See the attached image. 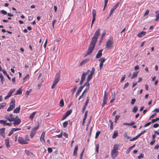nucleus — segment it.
<instances>
[{
  "label": "nucleus",
  "mask_w": 159,
  "mask_h": 159,
  "mask_svg": "<svg viewBox=\"0 0 159 159\" xmlns=\"http://www.w3.org/2000/svg\"><path fill=\"white\" fill-rule=\"evenodd\" d=\"M100 29L99 28L96 31L94 34L92 38L89 47L86 53L84 56V57H85L92 53L97 41L98 37L100 35Z\"/></svg>",
  "instance_id": "1"
},
{
  "label": "nucleus",
  "mask_w": 159,
  "mask_h": 159,
  "mask_svg": "<svg viewBox=\"0 0 159 159\" xmlns=\"http://www.w3.org/2000/svg\"><path fill=\"white\" fill-rule=\"evenodd\" d=\"M113 44V39L112 36L109 37L107 41L106 44V47L107 48L110 49L111 48Z\"/></svg>",
  "instance_id": "2"
},
{
  "label": "nucleus",
  "mask_w": 159,
  "mask_h": 159,
  "mask_svg": "<svg viewBox=\"0 0 159 159\" xmlns=\"http://www.w3.org/2000/svg\"><path fill=\"white\" fill-rule=\"evenodd\" d=\"M15 107V100L12 99L10 104V107L7 109V111H9L12 110Z\"/></svg>",
  "instance_id": "3"
},
{
  "label": "nucleus",
  "mask_w": 159,
  "mask_h": 159,
  "mask_svg": "<svg viewBox=\"0 0 159 159\" xmlns=\"http://www.w3.org/2000/svg\"><path fill=\"white\" fill-rule=\"evenodd\" d=\"M39 126V125L38 124L36 126L32 129L30 135V137L31 138H33L35 135L36 134V130L38 129Z\"/></svg>",
  "instance_id": "4"
},
{
  "label": "nucleus",
  "mask_w": 159,
  "mask_h": 159,
  "mask_svg": "<svg viewBox=\"0 0 159 159\" xmlns=\"http://www.w3.org/2000/svg\"><path fill=\"white\" fill-rule=\"evenodd\" d=\"M108 97V93L106 91L104 92V96L103 98V102L102 105V107H103L106 104Z\"/></svg>",
  "instance_id": "5"
},
{
  "label": "nucleus",
  "mask_w": 159,
  "mask_h": 159,
  "mask_svg": "<svg viewBox=\"0 0 159 159\" xmlns=\"http://www.w3.org/2000/svg\"><path fill=\"white\" fill-rule=\"evenodd\" d=\"M119 2H117V3L113 7L111 10L108 18L110 17L111 16L113 12L118 7V6H119Z\"/></svg>",
  "instance_id": "6"
},
{
  "label": "nucleus",
  "mask_w": 159,
  "mask_h": 159,
  "mask_svg": "<svg viewBox=\"0 0 159 159\" xmlns=\"http://www.w3.org/2000/svg\"><path fill=\"white\" fill-rule=\"evenodd\" d=\"M60 79V71L57 73L55 78L54 82H55L57 83L59 81Z\"/></svg>",
  "instance_id": "7"
},
{
  "label": "nucleus",
  "mask_w": 159,
  "mask_h": 159,
  "mask_svg": "<svg viewBox=\"0 0 159 159\" xmlns=\"http://www.w3.org/2000/svg\"><path fill=\"white\" fill-rule=\"evenodd\" d=\"M118 154V151L112 150L111 152V156L113 159H114Z\"/></svg>",
  "instance_id": "8"
},
{
  "label": "nucleus",
  "mask_w": 159,
  "mask_h": 159,
  "mask_svg": "<svg viewBox=\"0 0 159 159\" xmlns=\"http://www.w3.org/2000/svg\"><path fill=\"white\" fill-rule=\"evenodd\" d=\"M15 89H11L10 90L9 92L8 93L7 95L6 96L5 98L4 99L6 100L7 98H10L11 95L12 93L15 91Z\"/></svg>",
  "instance_id": "9"
},
{
  "label": "nucleus",
  "mask_w": 159,
  "mask_h": 159,
  "mask_svg": "<svg viewBox=\"0 0 159 159\" xmlns=\"http://www.w3.org/2000/svg\"><path fill=\"white\" fill-rule=\"evenodd\" d=\"M18 142L21 144H25L28 143L26 142L21 137H19L18 139Z\"/></svg>",
  "instance_id": "10"
},
{
  "label": "nucleus",
  "mask_w": 159,
  "mask_h": 159,
  "mask_svg": "<svg viewBox=\"0 0 159 159\" xmlns=\"http://www.w3.org/2000/svg\"><path fill=\"white\" fill-rule=\"evenodd\" d=\"M13 121H14L13 124L16 126L19 125L21 122V120L20 119H17V120H15L14 119V120Z\"/></svg>",
  "instance_id": "11"
},
{
  "label": "nucleus",
  "mask_w": 159,
  "mask_h": 159,
  "mask_svg": "<svg viewBox=\"0 0 159 159\" xmlns=\"http://www.w3.org/2000/svg\"><path fill=\"white\" fill-rule=\"evenodd\" d=\"M5 128H4L0 129V135L3 138H4L5 137Z\"/></svg>",
  "instance_id": "12"
},
{
  "label": "nucleus",
  "mask_w": 159,
  "mask_h": 159,
  "mask_svg": "<svg viewBox=\"0 0 159 159\" xmlns=\"http://www.w3.org/2000/svg\"><path fill=\"white\" fill-rule=\"evenodd\" d=\"M88 111H85V113L84 118L83 119V121H82V125L83 126L84 125V124L85 123V120H86V119L87 118V114H88Z\"/></svg>",
  "instance_id": "13"
},
{
  "label": "nucleus",
  "mask_w": 159,
  "mask_h": 159,
  "mask_svg": "<svg viewBox=\"0 0 159 159\" xmlns=\"http://www.w3.org/2000/svg\"><path fill=\"white\" fill-rule=\"evenodd\" d=\"M102 49L100 50H99L96 56V58H99L101 57L102 56Z\"/></svg>",
  "instance_id": "14"
},
{
  "label": "nucleus",
  "mask_w": 159,
  "mask_h": 159,
  "mask_svg": "<svg viewBox=\"0 0 159 159\" xmlns=\"http://www.w3.org/2000/svg\"><path fill=\"white\" fill-rule=\"evenodd\" d=\"M45 132H43L41 134V136L40 138V140L43 143V142H45V140H44V136H45Z\"/></svg>",
  "instance_id": "15"
},
{
  "label": "nucleus",
  "mask_w": 159,
  "mask_h": 159,
  "mask_svg": "<svg viewBox=\"0 0 159 159\" xmlns=\"http://www.w3.org/2000/svg\"><path fill=\"white\" fill-rule=\"evenodd\" d=\"M20 109V106L17 108H16L13 111V113H17L19 112Z\"/></svg>",
  "instance_id": "16"
},
{
  "label": "nucleus",
  "mask_w": 159,
  "mask_h": 159,
  "mask_svg": "<svg viewBox=\"0 0 159 159\" xmlns=\"http://www.w3.org/2000/svg\"><path fill=\"white\" fill-rule=\"evenodd\" d=\"M78 149V146L76 145L75 146L74 149V152H73V156H75L76 157L77 156V152Z\"/></svg>",
  "instance_id": "17"
},
{
  "label": "nucleus",
  "mask_w": 159,
  "mask_h": 159,
  "mask_svg": "<svg viewBox=\"0 0 159 159\" xmlns=\"http://www.w3.org/2000/svg\"><path fill=\"white\" fill-rule=\"evenodd\" d=\"M146 32L145 31H142L141 32L137 34V36L139 37H141L143 36H144L146 34Z\"/></svg>",
  "instance_id": "18"
},
{
  "label": "nucleus",
  "mask_w": 159,
  "mask_h": 159,
  "mask_svg": "<svg viewBox=\"0 0 159 159\" xmlns=\"http://www.w3.org/2000/svg\"><path fill=\"white\" fill-rule=\"evenodd\" d=\"M89 81H88L87 80V82L84 84L83 86H84H84H86V89H87L88 90L89 89Z\"/></svg>",
  "instance_id": "19"
},
{
  "label": "nucleus",
  "mask_w": 159,
  "mask_h": 159,
  "mask_svg": "<svg viewBox=\"0 0 159 159\" xmlns=\"http://www.w3.org/2000/svg\"><path fill=\"white\" fill-rule=\"evenodd\" d=\"M119 144H115L114 146L113 149L112 150L114 151H118V149L119 147Z\"/></svg>",
  "instance_id": "20"
},
{
  "label": "nucleus",
  "mask_w": 159,
  "mask_h": 159,
  "mask_svg": "<svg viewBox=\"0 0 159 159\" xmlns=\"http://www.w3.org/2000/svg\"><path fill=\"white\" fill-rule=\"evenodd\" d=\"M5 118L8 120V121H9L10 122H12L14 120L12 118H10V117L9 116V115H7L5 116Z\"/></svg>",
  "instance_id": "21"
},
{
  "label": "nucleus",
  "mask_w": 159,
  "mask_h": 159,
  "mask_svg": "<svg viewBox=\"0 0 159 159\" xmlns=\"http://www.w3.org/2000/svg\"><path fill=\"white\" fill-rule=\"evenodd\" d=\"M138 73L139 71L134 72L132 75L131 77V79H133L137 77V76L138 74Z\"/></svg>",
  "instance_id": "22"
},
{
  "label": "nucleus",
  "mask_w": 159,
  "mask_h": 159,
  "mask_svg": "<svg viewBox=\"0 0 159 159\" xmlns=\"http://www.w3.org/2000/svg\"><path fill=\"white\" fill-rule=\"evenodd\" d=\"M89 61V59H86L80 63V66H82L84 64L87 62Z\"/></svg>",
  "instance_id": "23"
},
{
  "label": "nucleus",
  "mask_w": 159,
  "mask_h": 159,
  "mask_svg": "<svg viewBox=\"0 0 159 159\" xmlns=\"http://www.w3.org/2000/svg\"><path fill=\"white\" fill-rule=\"evenodd\" d=\"M25 152L28 156H31L33 154L32 152L26 150H25Z\"/></svg>",
  "instance_id": "24"
},
{
  "label": "nucleus",
  "mask_w": 159,
  "mask_h": 159,
  "mask_svg": "<svg viewBox=\"0 0 159 159\" xmlns=\"http://www.w3.org/2000/svg\"><path fill=\"white\" fill-rule=\"evenodd\" d=\"M118 132L117 131H115L113 133V135L112 136V138L113 139L116 138L118 136Z\"/></svg>",
  "instance_id": "25"
},
{
  "label": "nucleus",
  "mask_w": 159,
  "mask_h": 159,
  "mask_svg": "<svg viewBox=\"0 0 159 159\" xmlns=\"http://www.w3.org/2000/svg\"><path fill=\"white\" fill-rule=\"evenodd\" d=\"M2 71L3 72V74L4 75H6L7 77L8 78V79L9 80H11V78L9 76V75H8V74L7 73L6 71L4 70H2Z\"/></svg>",
  "instance_id": "26"
},
{
  "label": "nucleus",
  "mask_w": 159,
  "mask_h": 159,
  "mask_svg": "<svg viewBox=\"0 0 159 159\" xmlns=\"http://www.w3.org/2000/svg\"><path fill=\"white\" fill-rule=\"evenodd\" d=\"M112 98L111 99V100L110 101L111 103L112 102L114 101V100L115 99L116 95H115V92H114L113 94V93H112Z\"/></svg>",
  "instance_id": "27"
},
{
  "label": "nucleus",
  "mask_w": 159,
  "mask_h": 159,
  "mask_svg": "<svg viewBox=\"0 0 159 159\" xmlns=\"http://www.w3.org/2000/svg\"><path fill=\"white\" fill-rule=\"evenodd\" d=\"M22 92V90L21 88H20L18 90L16 91V92L15 93V95H18L21 94Z\"/></svg>",
  "instance_id": "28"
},
{
  "label": "nucleus",
  "mask_w": 159,
  "mask_h": 159,
  "mask_svg": "<svg viewBox=\"0 0 159 159\" xmlns=\"http://www.w3.org/2000/svg\"><path fill=\"white\" fill-rule=\"evenodd\" d=\"M138 110V107L137 106H135L132 109V112L134 113H135Z\"/></svg>",
  "instance_id": "29"
},
{
  "label": "nucleus",
  "mask_w": 159,
  "mask_h": 159,
  "mask_svg": "<svg viewBox=\"0 0 159 159\" xmlns=\"http://www.w3.org/2000/svg\"><path fill=\"white\" fill-rule=\"evenodd\" d=\"M36 113V112H33L32 113L29 117L30 118L31 120H32L34 117V116L35 115Z\"/></svg>",
  "instance_id": "30"
},
{
  "label": "nucleus",
  "mask_w": 159,
  "mask_h": 159,
  "mask_svg": "<svg viewBox=\"0 0 159 159\" xmlns=\"http://www.w3.org/2000/svg\"><path fill=\"white\" fill-rule=\"evenodd\" d=\"M87 75V73H85L84 72H83L82 74L81 79L84 80L85 78V75Z\"/></svg>",
  "instance_id": "31"
},
{
  "label": "nucleus",
  "mask_w": 159,
  "mask_h": 159,
  "mask_svg": "<svg viewBox=\"0 0 159 159\" xmlns=\"http://www.w3.org/2000/svg\"><path fill=\"white\" fill-rule=\"evenodd\" d=\"M64 106V102L63 99L61 100L60 102V106L61 107H62Z\"/></svg>",
  "instance_id": "32"
},
{
  "label": "nucleus",
  "mask_w": 159,
  "mask_h": 159,
  "mask_svg": "<svg viewBox=\"0 0 159 159\" xmlns=\"http://www.w3.org/2000/svg\"><path fill=\"white\" fill-rule=\"evenodd\" d=\"M5 143L6 147L7 148L9 147L10 146L9 145V140L8 139L7 140H5Z\"/></svg>",
  "instance_id": "33"
},
{
  "label": "nucleus",
  "mask_w": 159,
  "mask_h": 159,
  "mask_svg": "<svg viewBox=\"0 0 159 159\" xmlns=\"http://www.w3.org/2000/svg\"><path fill=\"white\" fill-rule=\"evenodd\" d=\"M72 110L71 109L70 110L67 111L65 115L67 116H68L72 112Z\"/></svg>",
  "instance_id": "34"
},
{
  "label": "nucleus",
  "mask_w": 159,
  "mask_h": 159,
  "mask_svg": "<svg viewBox=\"0 0 159 159\" xmlns=\"http://www.w3.org/2000/svg\"><path fill=\"white\" fill-rule=\"evenodd\" d=\"M93 76V75L89 74L88 76L87 80H88V81H90L92 78Z\"/></svg>",
  "instance_id": "35"
},
{
  "label": "nucleus",
  "mask_w": 159,
  "mask_h": 159,
  "mask_svg": "<svg viewBox=\"0 0 159 159\" xmlns=\"http://www.w3.org/2000/svg\"><path fill=\"white\" fill-rule=\"evenodd\" d=\"M120 115H116L115 116V122L116 123L117 122V121L120 117Z\"/></svg>",
  "instance_id": "36"
},
{
  "label": "nucleus",
  "mask_w": 159,
  "mask_h": 159,
  "mask_svg": "<svg viewBox=\"0 0 159 159\" xmlns=\"http://www.w3.org/2000/svg\"><path fill=\"white\" fill-rule=\"evenodd\" d=\"M139 137V136L138 135H137L135 137H134L133 138L130 139H129V141H134V140H136V139H138Z\"/></svg>",
  "instance_id": "37"
},
{
  "label": "nucleus",
  "mask_w": 159,
  "mask_h": 159,
  "mask_svg": "<svg viewBox=\"0 0 159 159\" xmlns=\"http://www.w3.org/2000/svg\"><path fill=\"white\" fill-rule=\"evenodd\" d=\"M158 120H159V117L155 119L152 120L151 122H152V123H154Z\"/></svg>",
  "instance_id": "38"
},
{
  "label": "nucleus",
  "mask_w": 159,
  "mask_h": 159,
  "mask_svg": "<svg viewBox=\"0 0 159 159\" xmlns=\"http://www.w3.org/2000/svg\"><path fill=\"white\" fill-rule=\"evenodd\" d=\"M106 34V32L105 31H104L103 33H102V35H101V40H102L104 38V36H105V34Z\"/></svg>",
  "instance_id": "39"
},
{
  "label": "nucleus",
  "mask_w": 159,
  "mask_h": 159,
  "mask_svg": "<svg viewBox=\"0 0 159 159\" xmlns=\"http://www.w3.org/2000/svg\"><path fill=\"white\" fill-rule=\"evenodd\" d=\"M87 91L88 90H87V89H85L84 90V92H83L82 95L80 96V98H79V100H80V98H83L84 93L86 91Z\"/></svg>",
  "instance_id": "40"
},
{
  "label": "nucleus",
  "mask_w": 159,
  "mask_h": 159,
  "mask_svg": "<svg viewBox=\"0 0 159 159\" xmlns=\"http://www.w3.org/2000/svg\"><path fill=\"white\" fill-rule=\"evenodd\" d=\"M105 59L104 58H101L98 60V61L101 62V63H103L105 61Z\"/></svg>",
  "instance_id": "41"
},
{
  "label": "nucleus",
  "mask_w": 159,
  "mask_h": 159,
  "mask_svg": "<svg viewBox=\"0 0 159 159\" xmlns=\"http://www.w3.org/2000/svg\"><path fill=\"white\" fill-rule=\"evenodd\" d=\"M89 97H87V100L85 102V103L84 104V106H86L87 107V105L88 103V102H89Z\"/></svg>",
  "instance_id": "42"
},
{
  "label": "nucleus",
  "mask_w": 159,
  "mask_h": 159,
  "mask_svg": "<svg viewBox=\"0 0 159 159\" xmlns=\"http://www.w3.org/2000/svg\"><path fill=\"white\" fill-rule=\"evenodd\" d=\"M0 78L1 80V81L2 82V84H3V79H4V77L2 75V73L0 74Z\"/></svg>",
  "instance_id": "43"
},
{
  "label": "nucleus",
  "mask_w": 159,
  "mask_h": 159,
  "mask_svg": "<svg viewBox=\"0 0 159 159\" xmlns=\"http://www.w3.org/2000/svg\"><path fill=\"white\" fill-rule=\"evenodd\" d=\"M95 68L94 67H93L90 74L93 75L95 72Z\"/></svg>",
  "instance_id": "44"
},
{
  "label": "nucleus",
  "mask_w": 159,
  "mask_h": 159,
  "mask_svg": "<svg viewBox=\"0 0 159 159\" xmlns=\"http://www.w3.org/2000/svg\"><path fill=\"white\" fill-rule=\"evenodd\" d=\"M101 132L99 131H98L96 134L95 138L96 139L97 138L98 136L100 134Z\"/></svg>",
  "instance_id": "45"
},
{
  "label": "nucleus",
  "mask_w": 159,
  "mask_h": 159,
  "mask_svg": "<svg viewBox=\"0 0 159 159\" xmlns=\"http://www.w3.org/2000/svg\"><path fill=\"white\" fill-rule=\"evenodd\" d=\"M135 146V144H134L133 146L129 147L128 149L129 150V151L128 152H127L128 153L129 152V151L132 149V148H133Z\"/></svg>",
  "instance_id": "46"
},
{
  "label": "nucleus",
  "mask_w": 159,
  "mask_h": 159,
  "mask_svg": "<svg viewBox=\"0 0 159 159\" xmlns=\"http://www.w3.org/2000/svg\"><path fill=\"white\" fill-rule=\"evenodd\" d=\"M6 103H5V102L2 103L1 104H0V106L1 107V108H3V107H5L6 106Z\"/></svg>",
  "instance_id": "47"
},
{
  "label": "nucleus",
  "mask_w": 159,
  "mask_h": 159,
  "mask_svg": "<svg viewBox=\"0 0 159 159\" xmlns=\"http://www.w3.org/2000/svg\"><path fill=\"white\" fill-rule=\"evenodd\" d=\"M29 74H27L26 76H25L24 78L23 79V82H24L28 78H29Z\"/></svg>",
  "instance_id": "48"
},
{
  "label": "nucleus",
  "mask_w": 159,
  "mask_h": 159,
  "mask_svg": "<svg viewBox=\"0 0 159 159\" xmlns=\"http://www.w3.org/2000/svg\"><path fill=\"white\" fill-rule=\"evenodd\" d=\"M31 90L32 89H30L26 91L25 94L27 95V97L29 95V93L31 92Z\"/></svg>",
  "instance_id": "49"
},
{
  "label": "nucleus",
  "mask_w": 159,
  "mask_h": 159,
  "mask_svg": "<svg viewBox=\"0 0 159 159\" xmlns=\"http://www.w3.org/2000/svg\"><path fill=\"white\" fill-rule=\"evenodd\" d=\"M92 14L93 15V17H96V11L95 10L93 9L92 11Z\"/></svg>",
  "instance_id": "50"
},
{
  "label": "nucleus",
  "mask_w": 159,
  "mask_h": 159,
  "mask_svg": "<svg viewBox=\"0 0 159 159\" xmlns=\"http://www.w3.org/2000/svg\"><path fill=\"white\" fill-rule=\"evenodd\" d=\"M124 136L125 138H127L128 139H130L131 138V137L128 136L126 133H125L124 134Z\"/></svg>",
  "instance_id": "51"
},
{
  "label": "nucleus",
  "mask_w": 159,
  "mask_h": 159,
  "mask_svg": "<svg viewBox=\"0 0 159 159\" xmlns=\"http://www.w3.org/2000/svg\"><path fill=\"white\" fill-rule=\"evenodd\" d=\"M83 88H84V86H81L79 88L78 91V92L80 93L82 89H83Z\"/></svg>",
  "instance_id": "52"
},
{
  "label": "nucleus",
  "mask_w": 159,
  "mask_h": 159,
  "mask_svg": "<svg viewBox=\"0 0 159 159\" xmlns=\"http://www.w3.org/2000/svg\"><path fill=\"white\" fill-rule=\"evenodd\" d=\"M68 123L67 121H65L63 123V126L64 128L66 127L68 125Z\"/></svg>",
  "instance_id": "53"
},
{
  "label": "nucleus",
  "mask_w": 159,
  "mask_h": 159,
  "mask_svg": "<svg viewBox=\"0 0 159 159\" xmlns=\"http://www.w3.org/2000/svg\"><path fill=\"white\" fill-rule=\"evenodd\" d=\"M7 121L2 120H0V123L2 124H6Z\"/></svg>",
  "instance_id": "54"
},
{
  "label": "nucleus",
  "mask_w": 159,
  "mask_h": 159,
  "mask_svg": "<svg viewBox=\"0 0 159 159\" xmlns=\"http://www.w3.org/2000/svg\"><path fill=\"white\" fill-rule=\"evenodd\" d=\"M85 149V148H84L83 150L82 151V152L80 154V159H82V157L83 155V153L84 152V150Z\"/></svg>",
  "instance_id": "55"
},
{
  "label": "nucleus",
  "mask_w": 159,
  "mask_h": 159,
  "mask_svg": "<svg viewBox=\"0 0 159 159\" xmlns=\"http://www.w3.org/2000/svg\"><path fill=\"white\" fill-rule=\"evenodd\" d=\"M135 101H136V99L135 98L132 99L131 100V104L132 105L134 104Z\"/></svg>",
  "instance_id": "56"
},
{
  "label": "nucleus",
  "mask_w": 159,
  "mask_h": 159,
  "mask_svg": "<svg viewBox=\"0 0 159 159\" xmlns=\"http://www.w3.org/2000/svg\"><path fill=\"white\" fill-rule=\"evenodd\" d=\"M99 148V145L98 144L96 145V150L97 152L98 153V149Z\"/></svg>",
  "instance_id": "57"
},
{
  "label": "nucleus",
  "mask_w": 159,
  "mask_h": 159,
  "mask_svg": "<svg viewBox=\"0 0 159 159\" xmlns=\"http://www.w3.org/2000/svg\"><path fill=\"white\" fill-rule=\"evenodd\" d=\"M57 84V83H56L55 82H53V84L52 85V88L53 89L54 88H55V87L56 86Z\"/></svg>",
  "instance_id": "58"
},
{
  "label": "nucleus",
  "mask_w": 159,
  "mask_h": 159,
  "mask_svg": "<svg viewBox=\"0 0 159 159\" xmlns=\"http://www.w3.org/2000/svg\"><path fill=\"white\" fill-rule=\"evenodd\" d=\"M1 12L3 15H6L7 14V12L4 10H1Z\"/></svg>",
  "instance_id": "59"
},
{
  "label": "nucleus",
  "mask_w": 159,
  "mask_h": 159,
  "mask_svg": "<svg viewBox=\"0 0 159 159\" xmlns=\"http://www.w3.org/2000/svg\"><path fill=\"white\" fill-rule=\"evenodd\" d=\"M129 83L127 82V83H126L124 85V86L123 87V89H125L126 88H127L128 86L129 85Z\"/></svg>",
  "instance_id": "60"
},
{
  "label": "nucleus",
  "mask_w": 159,
  "mask_h": 159,
  "mask_svg": "<svg viewBox=\"0 0 159 159\" xmlns=\"http://www.w3.org/2000/svg\"><path fill=\"white\" fill-rule=\"evenodd\" d=\"M125 75H124L122 77L121 80H120L121 82H123V81L125 80Z\"/></svg>",
  "instance_id": "61"
},
{
  "label": "nucleus",
  "mask_w": 159,
  "mask_h": 159,
  "mask_svg": "<svg viewBox=\"0 0 159 159\" xmlns=\"http://www.w3.org/2000/svg\"><path fill=\"white\" fill-rule=\"evenodd\" d=\"M62 131H61V133L59 134L56 135V136H57L59 138H61L62 137Z\"/></svg>",
  "instance_id": "62"
},
{
  "label": "nucleus",
  "mask_w": 159,
  "mask_h": 159,
  "mask_svg": "<svg viewBox=\"0 0 159 159\" xmlns=\"http://www.w3.org/2000/svg\"><path fill=\"white\" fill-rule=\"evenodd\" d=\"M159 126V124L158 123H156L153 125V127L155 128L158 127Z\"/></svg>",
  "instance_id": "63"
},
{
  "label": "nucleus",
  "mask_w": 159,
  "mask_h": 159,
  "mask_svg": "<svg viewBox=\"0 0 159 159\" xmlns=\"http://www.w3.org/2000/svg\"><path fill=\"white\" fill-rule=\"evenodd\" d=\"M156 18L155 19V20L157 21L159 19V13L157 14L156 16Z\"/></svg>",
  "instance_id": "64"
}]
</instances>
